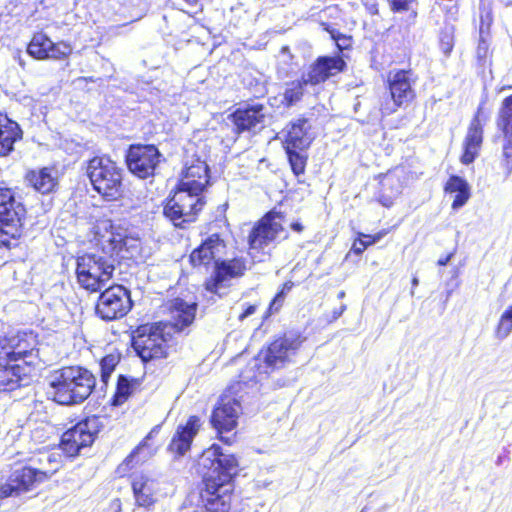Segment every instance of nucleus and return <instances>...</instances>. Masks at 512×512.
Returning a JSON list of instances; mask_svg holds the SVG:
<instances>
[{
	"label": "nucleus",
	"mask_w": 512,
	"mask_h": 512,
	"mask_svg": "<svg viewBox=\"0 0 512 512\" xmlns=\"http://www.w3.org/2000/svg\"><path fill=\"white\" fill-rule=\"evenodd\" d=\"M24 181L27 187L42 195L55 192L59 184L53 167L29 169L24 174Z\"/></svg>",
	"instance_id": "nucleus-27"
},
{
	"label": "nucleus",
	"mask_w": 512,
	"mask_h": 512,
	"mask_svg": "<svg viewBox=\"0 0 512 512\" xmlns=\"http://www.w3.org/2000/svg\"><path fill=\"white\" fill-rule=\"evenodd\" d=\"M247 271V261L244 257L221 259L216 263L213 273L203 283L204 289L212 294H218L226 280L240 278Z\"/></svg>",
	"instance_id": "nucleus-18"
},
{
	"label": "nucleus",
	"mask_w": 512,
	"mask_h": 512,
	"mask_svg": "<svg viewBox=\"0 0 512 512\" xmlns=\"http://www.w3.org/2000/svg\"><path fill=\"white\" fill-rule=\"evenodd\" d=\"M131 487L137 506L150 508L157 502L159 487L155 479L141 474L132 479Z\"/></svg>",
	"instance_id": "nucleus-28"
},
{
	"label": "nucleus",
	"mask_w": 512,
	"mask_h": 512,
	"mask_svg": "<svg viewBox=\"0 0 512 512\" xmlns=\"http://www.w3.org/2000/svg\"><path fill=\"white\" fill-rule=\"evenodd\" d=\"M177 451V455L176 457H181L184 455V453L187 451V450H182V449H179V450H176Z\"/></svg>",
	"instance_id": "nucleus-56"
},
{
	"label": "nucleus",
	"mask_w": 512,
	"mask_h": 512,
	"mask_svg": "<svg viewBox=\"0 0 512 512\" xmlns=\"http://www.w3.org/2000/svg\"><path fill=\"white\" fill-rule=\"evenodd\" d=\"M292 230L301 233L304 230V226L299 221H294L290 224Z\"/></svg>",
	"instance_id": "nucleus-53"
},
{
	"label": "nucleus",
	"mask_w": 512,
	"mask_h": 512,
	"mask_svg": "<svg viewBox=\"0 0 512 512\" xmlns=\"http://www.w3.org/2000/svg\"><path fill=\"white\" fill-rule=\"evenodd\" d=\"M49 386L52 400L60 405L83 403L96 387V376L82 365H66L52 372Z\"/></svg>",
	"instance_id": "nucleus-3"
},
{
	"label": "nucleus",
	"mask_w": 512,
	"mask_h": 512,
	"mask_svg": "<svg viewBox=\"0 0 512 512\" xmlns=\"http://www.w3.org/2000/svg\"><path fill=\"white\" fill-rule=\"evenodd\" d=\"M259 306H260V302H256L253 304H246L244 306L243 311L239 314L238 320L243 321L247 317L251 316L252 314H254L257 311Z\"/></svg>",
	"instance_id": "nucleus-49"
},
{
	"label": "nucleus",
	"mask_w": 512,
	"mask_h": 512,
	"mask_svg": "<svg viewBox=\"0 0 512 512\" xmlns=\"http://www.w3.org/2000/svg\"><path fill=\"white\" fill-rule=\"evenodd\" d=\"M161 153L154 144L135 143L128 146L125 163L128 170L139 179L154 176Z\"/></svg>",
	"instance_id": "nucleus-15"
},
{
	"label": "nucleus",
	"mask_w": 512,
	"mask_h": 512,
	"mask_svg": "<svg viewBox=\"0 0 512 512\" xmlns=\"http://www.w3.org/2000/svg\"><path fill=\"white\" fill-rule=\"evenodd\" d=\"M52 47V40L43 32H36L31 37L27 53L37 60L49 59V48Z\"/></svg>",
	"instance_id": "nucleus-34"
},
{
	"label": "nucleus",
	"mask_w": 512,
	"mask_h": 512,
	"mask_svg": "<svg viewBox=\"0 0 512 512\" xmlns=\"http://www.w3.org/2000/svg\"><path fill=\"white\" fill-rule=\"evenodd\" d=\"M37 334L30 330H9L0 336V392L20 386L22 367L17 364L36 349Z\"/></svg>",
	"instance_id": "nucleus-2"
},
{
	"label": "nucleus",
	"mask_w": 512,
	"mask_h": 512,
	"mask_svg": "<svg viewBox=\"0 0 512 512\" xmlns=\"http://www.w3.org/2000/svg\"><path fill=\"white\" fill-rule=\"evenodd\" d=\"M502 138L501 155L494 167V174L505 181L512 174V137Z\"/></svg>",
	"instance_id": "nucleus-33"
},
{
	"label": "nucleus",
	"mask_w": 512,
	"mask_h": 512,
	"mask_svg": "<svg viewBox=\"0 0 512 512\" xmlns=\"http://www.w3.org/2000/svg\"><path fill=\"white\" fill-rule=\"evenodd\" d=\"M198 484V501L204 512H233V480L239 472L234 454L213 450Z\"/></svg>",
	"instance_id": "nucleus-1"
},
{
	"label": "nucleus",
	"mask_w": 512,
	"mask_h": 512,
	"mask_svg": "<svg viewBox=\"0 0 512 512\" xmlns=\"http://www.w3.org/2000/svg\"><path fill=\"white\" fill-rule=\"evenodd\" d=\"M512 332V304L508 306L501 314L495 328V335L500 338H506Z\"/></svg>",
	"instance_id": "nucleus-41"
},
{
	"label": "nucleus",
	"mask_w": 512,
	"mask_h": 512,
	"mask_svg": "<svg viewBox=\"0 0 512 512\" xmlns=\"http://www.w3.org/2000/svg\"><path fill=\"white\" fill-rule=\"evenodd\" d=\"M345 308H346V307L343 305V306H341L337 311H334V313H333V314H334L333 318H334V319H337L338 317H340V316L342 315L343 311L345 310Z\"/></svg>",
	"instance_id": "nucleus-55"
},
{
	"label": "nucleus",
	"mask_w": 512,
	"mask_h": 512,
	"mask_svg": "<svg viewBox=\"0 0 512 512\" xmlns=\"http://www.w3.org/2000/svg\"><path fill=\"white\" fill-rule=\"evenodd\" d=\"M85 174L92 189L107 202L121 200L125 196V173L109 155H95L86 162Z\"/></svg>",
	"instance_id": "nucleus-7"
},
{
	"label": "nucleus",
	"mask_w": 512,
	"mask_h": 512,
	"mask_svg": "<svg viewBox=\"0 0 512 512\" xmlns=\"http://www.w3.org/2000/svg\"><path fill=\"white\" fill-rule=\"evenodd\" d=\"M197 308L195 302L188 303L179 297L169 300L166 304V310L170 315L169 329L178 334L185 332L194 323Z\"/></svg>",
	"instance_id": "nucleus-22"
},
{
	"label": "nucleus",
	"mask_w": 512,
	"mask_h": 512,
	"mask_svg": "<svg viewBox=\"0 0 512 512\" xmlns=\"http://www.w3.org/2000/svg\"><path fill=\"white\" fill-rule=\"evenodd\" d=\"M142 452L143 450H132L124 459L118 467V471L122 476L131 477L146 463L148 457Z\"/></svg>",
	"instance_id": "nucleus-39"
},
{
	"label": "nucleus",
	"mask_w": 512,
	"mask_h": 512,
	"mask_svg": "<svg viewBox=\"0 0 512 512\" xmlns=\"http://www.w3.org/2000/svg\"><path fill=\"white\" fill-rule=\"evenodd\" d=\"M479 18V33L481 35L490 34V30L494 21L492 8L485 5L480 6Z\"/></svg>",
	"instance_id": "nucleus-43"
},
{
	"label": "nucleus",
	"mask_w": 512,
	"mask_h": 512,
	"mask_svg": "<svg viewBox=\"0 0 512 512\" xmlns=\"http://www.w3.org/2000/svg\"><path fill=\"white\" fill-rule=\"evenodd\" d=\"M98 429L94 420L84 419L67 429L61 436L63 448H88L96 439Z\"/></svg>",
	"instance_id": "nucleus-23"
},
{
	"label": "nucleus",
	"mask_w": 512,
	"mask_h": 512,
	"mask_svg": "<svg viewBox=\"0 0 512 512\" xmlns=\"http://www.w3.org/2000/svg\"><path fill=\"white\" fill-rule=\"evenodd\" d=\"M378 178L379 188L375 200L384 208L390 209L402 194V181L399 176L390 171L380 174Z\"/></svg>",
	"instance_id": "nucleus-29"
},
{
	"label": "nucleus",
	"mask_w": 512,
	"mask_h": 512,
	"mask_svg": "<svg viewBox=\"0 0 512 512\" xmlns=\"http://www.w3.org/2000/svg\"><path fill=\"white\" fill-rule=\"evenodd\" d=\"M277 219L283 220L284 213L272 209L254 223L247 237L248 248L254 255L264 254L269 245L277 242L279 234L284 231L283 224Z\"/></svg>",
	"instance_id": "nucleus-12"
},
{
	"label": "nucleus",
	"mask_w": 512,
	"mask_h": 512,
	"mask_svg": "<svg viewBox=\"0 0 512 512\" xmlns=\"http://www.w3.org/2000/svg\"><path fill=\"white\" fill-rule=\"evenodd\" d=\"M346 69L347 63L342 55H322L309 65L305 77L310 86H318Z\"/></svg>",
	"instance_id": "nucleus-19"
},
{
	"label": "nucleus",
	"mask_w": 512,
	"mask_h": 512,
	"mask_svg": "<svg viewBox=\"0 0 512 512\" xmlns=\"http://www.w3.org/2000/svg\"><path fill=\"white\" fill-rule=\"evenodd\" d=\"M39 455L41 467L24 465L12 470L6 480L0 483V499L19 497L35 490L60 469L61 460L50 455L48 450H39Z\"/></svg>",
	"instance_id": "nucleus-5"
},
{
	"label": "nucleus",
	"mask_w": 512,
	"mask_h": 512,
	"mask_svg": "<svg viewBox=\"0 0 512 512\" xmlns=\"http://www.w3.org/2000/svg\"><path fill=\"white\" fill-rule=\"evenodd\" d=\"M294 286L295 284L293 281L287 280L280 286L276 294L279 295V297L286 298L287 294L293 289Z\"/></svg>",
	"instance_id": "nucleus-50"
},
{
	"label": "nucleus",
	"mask_w": 512,
	"mask_h": 512,
	"mask_svg": "<svg viewBox=\"0 0 512 512\" xmlns=\"http://www.w3.org/2000/svg\"><path fill=\"white\" fill-rule=\"evenodd\" d=\"M416 0H388L389 8L393 13L409 12V17L415 21L417 11L411 9Z\"/></svg>",
	"instance_id": "nucleus-44"
},
{
	"label": "nucleus",
	"mask_w": 512,
	"mask_h": 512,
	"mask_svg": "<svg viewBox=\"0 0 512 512\" xmlns=\"http://www.w3.org/2000/svg\"><path fill=\"white\" fill-rule=\"evenodd\" d=\"M20 2L28 8L30 13H36L40 8L46 7V0H20Z\"/></svg>",
	"instance_id": "nucleus-47"
},
{
	"label": "nucleus",
	"mask_w": 512,
	"mask_h": 512,
	"mask_svg": "<svg viewBox=\"0 0 512 512\" xmlns=\"http://www.w3.org/2000/svg\"><path fill=\"white\" fill-rule=\"evenodd\" d=\"M308 85L309 82L305 76L290 81L283 92L282 104L288 108L300 102L305 95Z\"/></svg>",
	"instance_id": "nucleus-36"
},
{
	"label": "nucleus",
	"mask_w": 512,
	"mask_h": 512,
	"mask_svg": "<svg viewBox=\"0 0 512 512\" xmlns=\"http://www.w3.org/2000/svg\"><path fill=\"white\" fill-rule=\"evenodd\" d=\"M73 51V47L69 42L66 41H52V47L49 48V59L53 60H65Z\"/></svg>",
	"instance_id": "nucleus-42"
},
{
	"label": "nucleus",
	"mask_w": 512,
	"mask_h": 512,
	"mask_svg": "<svg viewBox=\"0 0 512 512\" xmlns=\"http://www.w3.org/2000/svg\"><path fill=\"white\" fill-rule=\"evenodd\" d=\"M305 341L306 336L300 330H285L276 335L265 349V365L273 369L283 367L289 362L290 355L296 354Z\"/></svg>",
	"instance_id": "nucleus-14"
},
{
	"label": "nucleus",
	"mask_w": 512,
	"mask_h": 512,
	"mask_svg": "<svg viewBox=\"0 0 512 512\" xmlns=\"http://www.w3.org/2000/svg\"><path fill=\"white\" fill-rule=\"evenodd\" d=\"M115 266L94 254L77 259L75 275L79 286L90 294L98 293L113 278Z\"/></svg>",
	"instance_id": "nucleus-11"
},
{
	"label": "nucleus",
	"mask_w": 512,
	"mask_h": 512,
	"mask_svg": "<svg viewBox=\"0 0 512 512\" xmlns=\"http://www.w3.org/2000/svg\"><path fill=\"white\" fill-rule=\"evenodd\" d=\"M220 222H222L224 225L228 226V221L225 217H223Z\"/></svg>",
	"instance_id": "nucleus-58"
},
{
	"label": "nucleus",
	"mask_w": 512,
	"mask_h": 512,
	"mask_svg": "<svg viewBox=\"0 0 512 512\" xmlns=\"http://www.w3.org/2000/svg\"><path fill=\"white\" fill-rule=\"evenodd\" d=\"M285 298L275 294L268 307L262 315V321H267L271 316L278 314L284 306Z\"/></svg>",
	"instance_id": "nucleus-46"
},
{
	"label": "nucleus",
	"mask_w": 512,
	"mask_h": 512,
	"mask_svg": "<svg viewBox=\"0 0 512 512\" xmlns=\"http://www.w3.org/2000/svg\"><path fill=\"white\" fill-rule=\"evenodd\" d=\"M23 135L20 124L0 110V158L10 156L16 144L22 141Z\"/></svg>",
	"instance_id": "nucleus-26"
},
{
	"label": "nucleus",
	"mask_w": 512,
	"mask_h": 512,
	"mask_svg": "<svg viewBox=\"0 0 512 512\" xmlns=\"http://www.w3.org/2000/svg\"><path fill=\"white\" fill-rule=\"evenodd\" d=\"M483 140L484 125L480 118V109H478L468 125L466 135L462 142V153L460 155V162L462 164L469 165L478 158Z\"/></svg>",
	"instance_id": "nucleus-21"
},
{
	"label": "nucleus",
	"mask_w": 512,
	"mask_h": 512,
	"mask_svg": "<svg viewBox=\"0 0 512 512\" xmlns=\"http://www.w3.org/2000/svg\"><path fill=\"white\" fill-rule=\"evenodd\" d=\"M227 243L220 233H212L203 239L189 254L188 261L194 269H204L208 271L221 259L225 253Z\"/></svg>",
	"instance_id": "nucleus-17"
},
{
	"label": "nucleus",
	"mask_w": 512,
	"mask_h": 512,
	"mask_svg": "<svg viewBox=\"0 0 512 512\" xmlns=\"http://www.w3.org/2000/svg\"><path fill=\"white\" fill-rule=\"evenodd\" d=\"M201 427L202 421L198 415L189 416L185 423L177 426L168 448H191Z\"/></svg>",
	"instance_id": "nucleus-30"
},
{
	"label": "nucleus",
	"mask_w": 512,
	"mask_h": 512,
	"mask_svg": "<svg viewBox=\"0 0 512 512\" xmlns=\"http://www.w3.org/2000/svg\"><path fill=\"white\" fill-rule=\"evenodd\" d=\"M313 141L314 135L309 118L301 115L297 119L289 122L283 140V148L291 171L295 177H300L305 174L309 158L307 150Z\"/></svg>",
	"instance_id": "nucleus-8"
},
{
	"label": "nucleus",
	"mask_w": 512,
	"mask_h": 512,
	"mask_svg": "<svg viewBox=\"0 0 512 512\" xmlns=\"http://www.w3.org/2000/svg\"><path fill=\"white\" fill-rule=\"evenodd\" d=\"M209 448L214 449V448H219V446L217 444H212Z\"/></svg>",
	"instance_id": "nucleus-59"
},
{
	"label": "nucleus",
	"mask_w": 512,
	"mask_h": 512,
	"mask_svg": "<svg viewBox=\"0 0 512 512\" xmlns=\"http://www.w3.org/2000/svg\"><path fill=\"white\" fill-rule=\"evenodd\" d=\"M161 430V425L154 426L151 431L147 434V436L136 446V448H149L151 445L149 440L156 437Z\"/></svg>",
	"instance_id": "nucleus-48"
},
{
	"label": "nucleus",
	"mask_w": 512,
	"mask_h": 512,
	"mask_svg": "<svg viewBox=\"0 0 512 512\" xmlns=\"http://www.w3.org/2000/svg\"><path fill=\"white\" fill-rule=\"evenodd\" d=\"M143 379L119 374L116 380L114 393L110 399L112 406H121L126 403L131 396L142 390Z\"/></svg>",
	"instance_id": "nucleus-31"
},
{
	"label": "nucleus",
	"mask_w": 512,
	"mask_h": 512,
	"mask_svg": "<svg viewBox=\"0 0 512 512\" xmlns=\"http://www.w3.org/2000/svg\"><path fill=\"white\" fill-rule=\"evenodd\" d=\"M28 210L16 188L0 184V251L19 247Z\"/></svg>",
	"instance_id": "nucleus-6"
},
{
	"label": "nucleus",
	"mask_w": 512,
	"mask_h": 512,
	"mask_svg": "<svg viewBox=\"0 0 512 512\" xmlns=\"http://www.w3.org/2000/svg\"><path fill=\"white\" fill-rule=\"evenodd\" d=\"M79 451H80L79 449H76V450H75V454H71V456L78 455Z\"/></svg>",
	"instance_id": "nucleus-60"
},
{
	"label": "nucleus",
	"mask_w": 512,
	"mask_h": 512,
	"mask_svg": "<svg viewBox=\"0 0 512 512\" xmlns=\"http://www.w3.org/2000/svg\"><path fill=\"white\" fill-rule=\"evenodd\" d=\"M131 242H135V239L111 229L102 236V251L111 258L132 259L134 257L132 250L136 247L130 244Z\"/></svg>",
	"instance_id": "nucleus-25"
},
{
	"label": "nucleus",
	"mask_w": 512,
	"mask_h": 512,
	"mask_svg": "<svg viewBox=\"0 0 512 512\" xmlns=\"http://www.w3.org/2000/svg\"><path fill=\"white\" fill-rule=\"evenodd\" d=\"M451 257H452V254H448V255L441 257L440 259H438L437 265L438 266H446L449 263Z\"/></svg>",
	"instance_id": "nucleus-54"
},
{
	"label": "nucleus",
	"mask_w": 512,
	"mask_h": 512,
	"mask_svg": "<svg viewBox=\"0 0 512 512\" xmlns=\"http://www.w3.org/2000/svg\"><path fill=\"white\" fill-rule=\"evenodd\" d=\"M109 506V512H121L122 510V504L119 498L111 500Z\"/></svg>",
	"instance_id": "nucleus-52"
},
{
	"label": "nucleus",
	"mask_w": 512,
	"mask_h": 512,
	"mask_svg": "<svg viewBox=\"0 0 512 512\" xmlns=\"http://www.w3.org/2000/svg\"><path fill=\"white\" fill-rule=\"evenodd\" d=\"M412 285H413V286H417V285H418V279H417V277H413V278H412Z\"/></svg>",
	"instance_id": "nucleus-57"
},
{
	"label": "nucleus",
	"mask_w": 512,
	"mask_h": 512,
	"mask_svg": "<svg viewBox=\"0 0 512 512\" xmlns=\"http://www.w3.org/2000/svg\"><path fill=\"white\" fill-rule=\"evenodd\" d=\"M444 191L450 194L456 193L451 204L452 209L455 210L464 206L471 196L468 182L457 175H451L448 178L444 186Z\"/></svg>",
	"instance_id": "nucleus-32"
},
{
	"label": "nucleus",
	"mask_w": 512,
	"mask_h": 512,
	"mask_svg": "<svg viewBox=\"0 0 512 512\" xmlns=\"http://www.w3.org/2000/svg\"><path fill=\"white\" fill-rule=\"evenodd\" d=\"M171 341L172 335L166 320L143 322L130 331V345L145 366L168 359Z\"/></svg>",
	"instance_id": "nucleus-4"
},
{
	"label": "nucleus",
	"mask_w": 512,
	"mask_h": 512,
	"mask_svg": "<svg viewBox=\"0 0 512 512\" xmlns=\"http://www.w3.org/2000/svg\"><path fill=\"white\" fill-rule=\"evenodd\" d=\"M240 389L239 382L229 385L221 394L210 417V422L216 429L219 440L226 446H232L237 442V432L227 436L225 433H229L237 427L241 411Z\"/></svg>",
	"instance_id": "nucleus-9"
},
{
	"label": "nucleus",
	"mask_w": 512,
	"mask_h": 512,
	"mask_svg": "<svg viewBox=\"0 0 512 512\" xmlns=\"http://www.w3.org/2000/svg\"><path fill=\"white\" fill-rule=\"evenodd\" d=\"M122 359V354L119 350L114 349L110 351L109 353H106L103 355L99 360V374H100V381L107 386L109 383V380L111 378V375L117 368V366L120 364Z\"/></svg>",
	"instance_id": "nucleus-37"
},
{
	"label": "nucleus",
	"mask_w": 512,
	"mask_h": 512,
	"mask_svg": "<svg viewBox=\"0 0 512 512\" xmlns=\"http://www.w3.org/2000/svg\"><path fill=\"white\" fill-rule=\"evenodd\" d=\"M366 10H367V13L370 15V16H376L379 14V5L378 3L376 2H373V3H366L364 2V0H362Z\"/></svg>",
	"instance_id": "nucleus-51"
},
{
	"label": "nucleus",
	"mask_w": 512,
	"mask_h": 512,
	"mask_svg": "<svg viewBox=\"0 0 512 512\" xmlns=\"http://www.w3.org/2000/svg\"><path fill=\"white\" fill-rule=\"evenodd\" d=\"M206 200L174 188L162 202V214L176 229L187 230L198 221Z\"/></svg>",
	"instance_id": "nucleus-10"
},
{
	"label": "nucleus",
	"mask_w": 512,
	"mask_h": 512,
	"mask_svg": "<svg viewBox=\"0 0 512 512\" xmlns=\"http://www.w3.org/2000/svg\"><path fill=\"white\" fill-rule=\"evenodd\" d=\"M132 306L130 291L121 284H112L100 291L95 313L104 321H113L126 316Z\"/></svg>",
	"instance_id": "nucleus-13"
},
{
	"label": "nucleus",
	"mask_w": 512,
	"mask_h": 512,
	"mask_svg": "<svg viewBox=\"0 0 512 512\" xmlns=\"http://www.w3.org/2000/svg\"><path fill=\"white\" fill-rule=\"evenodd\" d=\"M264 105L256 103L253 105H246L236 108L228 115L233 127L232 132L235 136H240L242 133L255 128L258 124L264 121Z\"/></svg>",
	"instance_id": "nucleus-24"
},
{
	"label": "nucleus",
	"mask_w": 512,
	"mask_h": 512,
	"mask_svg": "<svg viewBox=\"0 0 512 512\" xmlns=\"http://www.w3.org/2000/svg\"><path fill=\"white\" fill-rule=\"evenodd\" d=\"M455 39L453 29H443L439 36V47L444 55L449 56L454 48Z\"/></svg>",
	"instance_id": "nucleus-45"
},
{
	"label": "nucleus",
	"mask_w": 512,
	"mask_h": 512,
	"mask_svg": "<svg viewBox=\"0 0 512 512\" xmlns=\"http://www.w3.org/2000/svg\"><path fill=\"white\" fill-rule=\"evenodd\" d=\"M496 126L502 137H512V94L502 100L497 113Z\"/></svg>",
	"instance_id": "nucleus-35"
},
{
	"label": "nucleus",
	"mask_w": 512,
	"mask_h": 512,
	"mask_svg": "<svg viewBox=\"0 0 512 512\" xmlns=\"http://www.w3.org/2000/svg\"><path fill=\"white\" fill-rule=\"evenodd\" d=\"M389 231V229H381L374 234L358 232L356 238L352 242L350 252L357 256L362 255L368 247L379 242L389 233Z\"/></svg>",
	"instance_id": "nucleus-38"
},
{
	"label": "nucleus",
	"mask_w": 512,
	"mask_h": 512,
	"mask_svg": "<svg viewBox=\"0 0 512 512\" xmlns=\"http://www.w3.org/2000/svg\"><path fill=\"white\" fill-rule=\"evenodd\" d=\"M210 181V170L205 161L196 159L188 165L182 175V179L175 186L179 190L185 191L197 197H203Z\"/></svg>",
	"instance_id": "nucleus-20"
},
{
	"label": "nucleus",
	"mask_w": 512,
	"mask_h": 512,
	"mask_svg": "<svg viewBox=\"0 0 512 512\" xmlns=\"http://www.w3.org/2000/svg\"><path fill=\"white\" fill-rule=\"evenodd\" d=\"M417 81V75L412 68L391 70L386 79V89L393 101L395 108L407 107L416 99L414 85Z\"/></svg>",
	"instance_id": "nucleus-16"
},
{
	"label": "nucleus",
	"mask_w": 512,
	"mask_h": 512,
	"mask_svg": "<svg viewBox=\"0 0 512 512\" xmlns=\"http://www.w3.org/2000/svg\"><path fill=\"white\" fill-rule=\"evenodd\" d=\"M321 28L330 35V38L335 42L337 54L341 55L345 50L353 48L354 39L350 34L341 33L338 29L333 28L329 23L322 22Z\"/></svg>",
	"instance_id": "nucleus-40"
}]
</instances>
